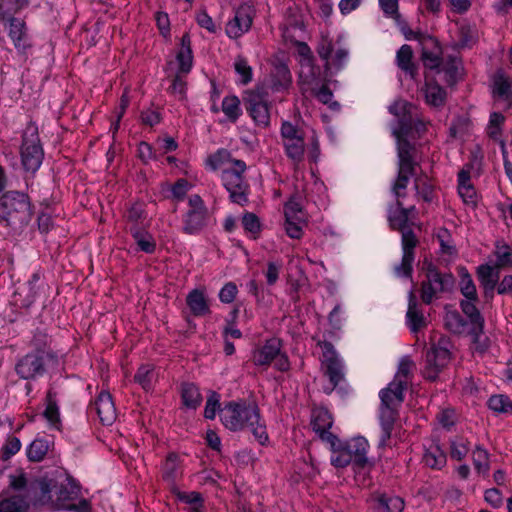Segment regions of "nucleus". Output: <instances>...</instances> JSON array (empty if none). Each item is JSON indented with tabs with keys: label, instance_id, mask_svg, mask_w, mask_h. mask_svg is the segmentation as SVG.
Returning a JSON list of instances; mask_svg holds the SVG:
<instances>
[{
	"label": "nucleus",
	"instance_id": "5701e85b",
	"mask_svg": "<svg viewBox=\"0 0 512 512\" xmlns=\"http://www.w3.org/2000/svg\"><path fill=\"white\" fill-rule=\"evenodd\" d=\"M388 222L392 230L403 232L411 229L409 227V218L406 216L405 207L401 200H396L395 207L388 208Z\"/></svg>",
	"mask_w": 512,
	"mask_h": 512
},
{
	"label": "nucleus",
	"instance_id": "f704fd0d",
	"mask_svg": "<svg viewBox=\"0 0 512 512\" xmlns=\"http://www.w3.org/2000/svg\"><path fill=\"white\" fill-rule=\"evenodd\" d=\"M415 174L416 169L398 168V175L392 186V192L396 200H401V198L405 197L406 194L403 191L407 188L410 177Z\"/></svg>",
	"mask_w": 512,
	"mask_h": 512
},
{
	"label": "nucleus",
	"instance_id": "473e14b6",
	"mask_svg": "<svg viewBox=\"0 0 512 512\" xmlns=\"http://www.w3.org/2000/svg\"><path fill=\"white\" fill-rule=\"evenodd\" d=\"M333 425L331 414L326 409H317L312 413V429L320 436L330 430Z\"/></svg>",
	"mask_w": 512,
	"mask_h": 512
},
{
	"label": "nucleus",
	"instance_id": "e433bc0d",
	"mask_svg": "<svg viewBox=\"0 0 512 512\" xmlns=\"http://www.w3.org/2000/svg\"><path fill=\"white\" fill-rule=\"evenodd\" d=\"M155 379L156 374L154 372V367L150 364L141 365L134 376L135 382L138 383L144 390L151 389Z\"/></svg>",
	"mask_w": 512,
	"mask_h": 512
},
{
	"label": "nucleus",
	"instance_id": "2f4dec72",
	"mask_svg": "<svg viewBox=\"0 0 512 512\" xmlns=\"http://www.w3.org/2000/svg\"><path fill=\"white\" fill-rule=\"evenodd\" d=\"M426 103L433 107L443 106L446 99V91L437 83H426L423 88Z\"/></svg>",
	"mask_w": 512,
	"mask_h": 512
},
{
	"label": "nucleus",
	"instance_id": "7ed1b4c3",
	"mask_svg": "<svg viewBox=\"0 0 512 512\" xmlns=\"http://www.w3.org/2000/svg\"><path fill=\"white\" fill-rule=\"evenodd\" d=\"M33 215L29 196L20 191H7L0 197V221L14 233L20 232Z\"/></svg>",
	"mask_w": 512,
	"mask_h": 512
},
{
	"label": "nucleus",
	"instance_id": "ddd939ff",
	"mask_svg": "<svg viewBox=\"0 0 512 512\" xmlns=\"http://www.w3.org/2000/svg\"><path fill=\"white\" fill-rule=\"evenodd\" d=\"M416 40L422 45L421 59L425 67L439 69L442 65V49L439 41L427 34H415Z\"/></svg>",
	"mask_w": 512,
	"mask_h": 512
},
{
	"label": "nucleus",
	"instance_id": "680f3d73",
	"mask_svg": "<svg viewBox=\"0 0 512 512\" xmlns=\"http://www.w3.org/2000/svg\"><path fill=\"white\" fill-rule=\"evenodd\" d=\"M242 225L246 231L252 234H257L260 231V221L254 213H245L242 217Z\"/></svg>",
	"mask_w": 512,
	"mask_h": 512
},
{
	"label": "nucleus",
	"instance_id": "4be33fe9",
	"mask_svg": "<svg viewBox=\"0 0 512 512\" xmlns=\"http://www.w3.org/2000/svg\"><path fill=\"white\" fill-rule=\"evenodd\" d=\"M477 276L480 284L484 288L486 297H493L494 289L499 280V269L493 268L487 264L478 267Z\"/></svg>",
	"mask_w": 512,
	"mask_h": 512
},
{
	"label": "nucleus",
	"instance_id": "4c0bfd02",
	"mask_svg": "<svg viewBox=\"0 0 512 512\" xmlns=\"http://www.w3.org/2000/svg\"><path fill=\"white\" fill-rule=\"evenodd\" d=\"M49 441L43 438H36L27 449V457L30 461H41L49 450Z\"/></svg>",
	"mask_w": 512,
	"mask_h": 512
},
{
	"label": "nucleus",
	"instance_id": "0e129e2a",
	"mask_svg": "<svg viewBox=\"0 0 512 512\" xmlns=\"http://www.w3.org/2000/svg\"><path fill=\"white\" fill-rule=\"evenodd\" d=\"M305 223L304 220H287L285 219V230L289 237L299 239L302 236V225Z\"/></svg>",
	"mask_w": 512,
	"mask_h": 512
},
{
	"label": "nucleus",
	"instance_id": "49530a36",
	"mask_svg": "<svg viewBox=\"0 0 512 512\" xmlns=\"http://www.w3.org/2000/svg\"><path fill=\"white\" fill-rule=\"evenodd\" d=\"M467 335L471 336L475 351L484 353L489 348V339L484 336V324H481V331H474V326L469 328Z\"/></svg>",
	"mask_w": 512,
	"mask_h": 512
},
{
	"label": "nucleus",
	"instance_id": "37998d69",
	"mask_svg": "<svg viewBox=\"0 0 512 512\" xmlns=\"http://www.w3.org/2000/svg\"><path fill=\"white\" fill-rule=\"evenodd\" d=\"M493 87L495 95L504 100H512L511 83L503 74H497L494 77Z\"/></svg>",
	"mask_w": 512,
	"mask_h": 512
},
{
	"label": "nucleus",
	"instance_id": "c9c22d12",
	"mask_svg": "<svg viewBox=\"0 0 512 512\" xmlns=\"http://www.w3.org/2000/svg\"><path fill=\"white\" fill-rule=\"evenodd\" d=\"M376 509L379 512H402L404 501L398 496L380 495L377 498Z\"/></svg>",
	"mask_w": 512,
	"mask_h": 512
},
{
	"label": "nucleus",
	"instance_id": "7c9ffc66",
	"mask_svg": "<svg viewBox=\"0 0 512 512\" xmlns=\"http://www.w3.org/2000/svg\"><path fill=\"white\" fill-rule=\"evenodd\" d=\"M298 52L304 58L300 77H304L307 82L314 80L317 77L319 70L316 71L312 64L311 50L309 46L304 42L299 43Z\"/></svg>",
	"mask_w": 512,
	"mask_h": 512
},
{
	"label": "nucleus",
	"instance_id": "f257e3e1",
	"mask_svg": "<svg viewBox=\"0 0 512 512\" xmlns=\"http://www.w3.org/2000/svg\"><path fill=\"white\" fill-rule=\"evenodd\" d=\"M224 426L231 431L249 430L264 445L268 440L266 426L261 421L259 408L245 402H229L221 411Z\"/></svg>",
	"mask_w": 512,
	"mask_h": 512
},
{
	"label": "nucleus",
	"instance_id": "c756f323",
	"mask_svg": "<svg viewBox=\"0 0 512 512\" xmlns=\"http://www.w3.org/2000/svg\"><path fill=\"white\" fill-rule=\"evenodd\" d=\"M56 396L57 393L53 391V389L48 390L46 395V408L43 412V415L53 427L59 429L61 421Z\"/></svg>",
	"mask_w": 512,
	"mask_h": 512
},
{
	"label": "nucleus",
	"instance_id": "39448f33",
	"mask_svg": "<svg viewBox=\"0 0 512 512\" xmlns=\"http://www.w3.org/2000/svg\"><path fill=\"white\" fill-rule=\"evenodd\" d=\"M20 154L25 171L35 173L42 164L44 151L34 124H29L24 130Z\"/></svg>",
	"mask_w": 512,
	"mask_h": 512
},
{
	"label": "nucleus",
	"instance_id": "8fccbe9b",
	"mask_svg": "<svg viewBox=\"0 0 512 512\" xmlns=\"http://www.w3.org/2000/svg\"><path fill=\"white\" fill-rule=\"evenodd\" d=\"M285 219L287 220H304L305 214L299 202L290 199L284 207Z\"/></svg>",
	"mask_w": 512,
	"mask_h": 512
},
{
	"label": "nucleus",
	"instance_id": "052dcab7",
	"mask_svg": "<svg viewBox=\"0 0 512 512\" xmlns=\"http://www.w3.org/2000/svg\"><path fill=\"white\" fill-rule=\"evenodd\" d=\"M177 470V456L170 454L163 467V478L169 482L175 479V473Z\"/></svg>",
	"mask_w": 512,
	"mask_h": 512
},
{
	"label": "nucleus",
	"instance_id": "f03ea898",
	"mask_svg": "<svg viewBox=\"0 0 512 512\" xmlns=\"http://www.w3.org/2000/svg\"><path fill=\"white\" fill-rule=\"evenodd\" d=\"M407 381L394 379L388 386L379 392L381 405L379 409V420L381 425V436L379 446L384 447L391 437L395 421L398 418V409L404 401V390Z\"/></svg>",
	"mask_w": 512,
	"mask_h": 512
},
{
	"label": "nucleus",
	"instance_id": "6ab92c4d",
	"mask_svg": "<svg viewBox=\"0 0 512 512\" xmlns=\"http://www.w3.org/2000/svg\"><path fill=\"white\" fill-rule=\"evenodd\" d=\"M280 351V340L276 338L269 339L263 347L254 352L253 361L259 366L269 365L279 355Z\"/></svg>",
	"mask_w": 512,
	"mask_h": 512
},
{
	"label": "nucleus",
	"instance_id": "b1692460",
	"mask_svg": "<svg viewBox=\"0 0 512 512\" xmlns=\"http://www.w3.org/2000/svg\"><path fill=\"white\" fill-rule=\"evenodd\" d=\"M369 444L364 437H356L345 444V450L354 457V463L359 467H364L368 459L366 457Z\"/></svg>",
	"mask_w": 512,
	"mask_h": 512
},
{
	"label": "nucleus",
	"instance_id": "338daca9",
	"mask_svg": "<svg viewBox=\"0 0 512 512\" xmlns=\"http://www.w3.org/2000/svg\"><path fill=\"white\" fill-rule=\"evenodd\" d=\"M281 267V263L268 262L267 270L265 272V277L268 285L272 286L277 282Z\"/></svg>",
	"mask_w": 512,
	"mask_h": 512
},
{
	"label": "nucleus",
	"instance_id": "6e6d98bb",
	"mask_svg": "<svg viewBox=\"0 0 512 512\" xmlns=\"http://www.w3.org/2000/svg\"><path fill=\"white\" fill-rule=\"evenodd\" d=\"M473 463L478 472H486L489 469L487 451L481 447H477L473 451Z\"/></svg>",
	"mask_w": 512,
	"mask_h": 512
},
{
	"label": "nucleus",
	"instance_id": "cd10ccee",
	"mask_svg": "<svg viewBox=\"0 0 512 512\" xmlns=\"http://www.w3.org/2000/svg\"><path fill=\"white\" fill-rule=\"evenodd\" d=\"M413 50L411 46L405 44L400 47L397 51L396 61L398 67L406 74L410 75L411 78H415L417 75V67L412 62Z\"/></svg>",
	"mask_w": 512,
	"mask_h": 512
},
{
	"label": "nucleus",
	"instance_id": "2eb2a0df",
	"mask_svg": "<svg viewBox=\"0 0 512 512\" xmlns=\"http://www.w3.org/2000/svg\"><path fill=\"white\" fill-rule=\"evenodd\" d=\"M451 352L431 348L426 354L425 378L434 381L439 372L448 364Z\"/></svg>",
	"mask_w": 512,
	"mask_h": 512
},
{
	"label": "nucleus",
	"instance_id": "5fc2aeb1",
	"mask_svg": "<svg viewBox=\"0 0 512 512\" xmlns=\"http://www.w3.org/2000/svg\"><path fill=\"white\" fill-rule=\"evenodd\" d=\"M414 259L415 257L402 255L401 263L394 267V273L398 277L411 278L413 272L412 264Z\"/></svg>",
	"mask_w": 512,
	"mask_h": 512
},
{
	"label": "nucleus",
	"instance_id": "393cba45",
	"mask_svg": "<svg viewBox=\"0 0 512 512\" xmlns=\"http://www.w3.org/2000/svg\"><path fill=\"white\" fill-rule=\"evenodd\" d=\"M186 303L194 316H204L210 313L209 305L202 291L192 290L186 298Z\"/></svg>",
	"mask_w": 512,
	"mask_h": 512
},
{
	"label": "nucleus",
	"instance_id": "bb28decb",
	"mask_svg": "<svg viewBox=\"0 0 512 512\" xmlns=\"http://www.w3.org/2000/svg\"><path fill=\"white\" fill-rule=\"evenodd\" d=\"M271 89L280 91L286 89L291 83V73L286 64L279 63L271 71Z\"/></svg>",
	"mask_w": 512,
	"mask_h": 512
},
{
	"label": "nucleus",
	"instance_id": "72a5a7b5",
	"mask_svg": "<svg viewBox=\"0 0 512 512\" xmlns=\"http://www.w3.org/2000/svg\"><path fill=\"white\" fill-rule=\"evenodd\" d=\"M181 398L183 404L189 409H196L202 402L198 387L193 383L181 385Z\"/></svg>",
	"mask_w": 512,
	"mask_h": 512
},
{
	"label": "nucleus",
	"instance_id": "09e8293b",
	"mask_svg": "<svg viewBox=\"0 0 512 512\" xmlns=\"http://www.w3.org/2000/svg\"><path fill=\"white\" fill-rule=\"evenodd\" d=\"M464 273L461 277V293L464 295L465 298L470 300H478L476 287L473 283V280L470 276V274L463 269Z\"/></svg>",
	"mask_w": 512,
	"mask_h": 512
},
{
	"label": "nucleus",
	"instance_id": "f8f14e48",
	"mask_svg": "<svg viewBox=\"0 0 512 512\" xmlns=\"http://www.w3.org/2000/svg\"><path fill=\"white\" fill-rule=\"evenodd\" d=\"M43 293L40 274L34 273L27 282L18 286L13 294L12 302L19 308H29Z\"/></svg>",
	"mask_w": 512,
	"mask_h": 512
},
{
	"label": "nucleus",
	"instance_id": "774afa93",
	"mask_svg": "<svg viewBox=\"0 0 512 512\" xmlns=\"http://www.w3.org/2000/svg\"><path fill=\"white\" fill-rule=\"evenodd\" d=\"M414 366L413 361L409 357H403L400 360L399 366H398V372L394 379H402L406 381L409 374L411 373L412 367Z\"/></svg>",
	"mask_w": 512,
	"mask_h": 512
},
{
	"label": "nucleus",
	"instance_id": "9b49d317",
	"mask_svg": "<svg viewBox=\"0 0 512 512\" xmlns=\"http://www.w3.org/2000/svg\"><path fill=\"white\" fill-rule=\"evenodd\" d=\"M319 345L323 350L321 360L322 370L332 385L328 392L330 393L344 380V367L332 343L324 341L320 342Z\"/></svg>",
	"mask_w": 512,
	"mask_h": 512
},
{
	"label": "nucleus",
	"instance_id": "0eeeda50",
	"mask_svg": "<svg viewBox=\"0 0 512 512\" xmlns=\"http://www.w3.org/2000/svg\"><path fill=\"white\" fill-rule=\"evenodd\" d=\"M246 164L242 160H233V167L225 169L222 173V180L226 190L229 192L232 202L244 205L248 202V185L244 181L243 173Z\"/></svg>",
	"mask_w": 512,
	"mask_h": 512
},
{
	"label": "nucleus",
	"instance_id": "a878e982",
	"mask_svg": "<svg viewBox=\"0 0 512 512\" xmlns=\"http://www.w3.org/2000/svg\"><path fill=\"white\" fill-rule=\"evenodd\" d=\"M444 324L447 330L457 335L467 334L470 328L469 322H467L456 310L446 311Z\"/></svg>",
	"mask_w": 512,
	"mask_h": 512
},
{
	"label": "nucleus",
	"instance_id": "c85d7f7f",
	"mask_svg": "<svg viewBox=\"0 0 512 512\" xmlns=\"http://www.w3.org/2000/svg\"><path fill=\"white\" fill-rule=\"evenodd\" d=\"M476 301L477 300H470V299L466 298L465 300L461 301L460 307H461L462 312L464 313V315L469 320L468 321L469 322V326L470 327L474 326V331L480 332L481 331V324H484L485 321H484V318L481 315L480 311L478 310V308L475 305Z\"/></svg>",
	"mask_w": 512,
	"mask_h": 512
},
{
	"label": "nucleus",
	"instance_id": "1a4fd4ad",
	"mask_svg": "<svg viewBox=\"0 0 512 512\" xmlns=\"http://www.w3.org/2000/svg\"><path fill=\"white\" fill-rule=\"evenodd\" d=\"M13 11L5 3H0V22L9 23V37L15 48L24 53L32 46L24 20L13 17Z\"/></svg>",
	"mask_w": 512,
	"mask_h": 512
},
{
	"label": "nucleus",
	"instance_id": "412c9836",
	"mask_svg": "<svg viewBox=\"0 0 512 512\" xmlns=\"http://www.w3.org/2000/svg\"><path fill=\"white\" fill-rule=\"evenodd\" d=\"M208 211H188L184 217L183 232L189 235L199 234L207 225Z\"/></svg>",
	"mask_w": 512,
	"mask_h": 512
},
{
	"label": "nucleus",
	"instance_id": "a211bd4d",
	"mask_svg": "<svg viewBox=\"0 0 512 512\" xmlns=\"http://www.w3.org/2000/svg\"><path fill=\"white\" fill-rule=\"evenodd\" d=\"M401 114L398 117L399 127L394 129L392 134L394 137H407L413 131V123L416 118V108L408 102H402L400 104Z\"/></svg>",
	"mask_w": 512,
	"mask_h": 512
},
{
	"label": "nucleus",
	"instance_id": "423d86ee",
	"mask_svg": "<svg viewBox=\"0 0 512 512\" xmlns=\"http://www.w3.org/2000/svg\"><path fill=\"white\" fill-rule=\"evenodd\" d=\"M243 102L246 111L258 126L267 127L269 125V95L264 86H257L255 89L247 91Z\"/></svg>",
	"mask_w": 512,
	"mask_h": 512
},
{
	"label": "nucleus",
	"instance_id": "ea45409f",
	"mask_svg": "<svg viewBox=\"0 0 512 512\" xmlns=\"http://www.w3.org/2000/svg\"><path fill=\"white\" fill-rule=\"evenodd\" d=\"M28 503L19 495L11 496L0 502V512H26Z\"/></svg>",
	"mask_w": 512,
	"mask_h": 512
},
{
	"label": "nucleus",
	"instance_id": "dca6fc26",
	"mask_svg": "<svg viewBox=\"0 0 512 512\" xmlns=\"http://www.w3.org/2000/svg\"><path fill=\"white\" fill-rule=\"evenodd\" d=\"M96 413L104 425H111L116 420V408L109 392L101 391L95 400Z\"/></svg>",
	"mask_w": 512,
	"mask_h": 512
},
{
	"label": "nucleus",
	"instance_id": "6e6552de",
	"mask_svg": "<svg viewBox=\"0 0 512 512\" xmlns=\"http://www.w3.org/2000/svg\"><path fill=\"white\" fill-rule=\"evenodd\" d=\"M280 135L287 157L298 164L303 161L305 154L304 131L289 121L281 125Z\"/></svg>",
	"mask_w": 512,
	"mask_h": 512
},
{
	"label": "nucleus",
	"instance_id": "603ef678",
	"mask_svg": "<svg viewBox=\"0 0 512 512\" xmlns=\"http://www.w3.org/2000/svg\"><path fill=\"white\" fill-rule=\"evenodd\" d=\"M235 70L241 76V83L246 85L252 80V68L245 58L239 56L235 61Z\"/></svg>",
	"mask_w": 512,
	"mask_h": 512
},
{
	"label": "nucleus",
	"instance_id": "58836bf2",
	"mask_svg": "<svg viewBox=\"0 0 512 512\" xmlns=\"http://www.w3.org/2000/svg\"><path fill=\"white\" fill-rule=\"evenodd\" d=\"M461 62L456 58L449 57L442 66V71L445 73V81L448 85L455 84L461 75Z\"/></svg>",
	"mask_w": 512,
	"mask_h": 512
},
{
	"label": "nucleus",
	"instance_id": "de8ad7c7",
	"mask_svg": "<svg viewBox=\"0 0 512 512\" xmlns=\"http://www.w3.org/2000/svg\"><path fill=\"white\" fill-rule=\"evenodd\" d=\"M401 244L403 255L415 257L414 249L418 244V239L412 229L401 232Z\"/></svg>",
	"mask_w": 512,
	"mask_h": 512
},
{
	"label": "nucleus",
	"instance_id": "79ce46f5",
	"mask_svg": "<svg viewBox=\"0 0 512 512\" xmlns=\"http://www.w3.org/2000/svg\"><path fill=\"white\" fill-rule=\"evenodd\" d=\"M222 111L231 122H236L241 115L240 100L236 96H227L222 101Z\"/></svg>",
	"mask_w": 512,
	"mask_h": 512
},
{
	"label": "nucleus",
	"instance_id": "9d476101",
	"mask_svg": "<svg viewBox=\"0 0 512 512\" xmlns=\"http://www.w3.org/2000/svg\"><path fill=\"white\" fill-rule=\"evenodd\" d=\"M48 353L43 349L32 351L20 358L15 365L16 374L24 380H35L46 372L45 359Z\"/></svg>",
	"mask_w": 512,
	"mask_h": 512
},
{
	"label": "nucleus",
	"instance_id": "13d9d810",
	"mask_svg": "<svg viewBox=\"0 0 512 512\" xmlns=\"http://www.w3.org/2000/svg\"><path fill=\"white\" fill-rule=\"evenodd\" d=\"M316 97L317 99L323 103V104H326V105H329L330 108L334 109V110H337L339 109L340 105L338 102L336 101H332V98H333V93L332 91L330 90V88L326 85H322L317 93H316Z\"/></svg>",
	"mask_w": 512,
	"mask_h": 512
},
{
	"label": "nucleus",
	"instance_id": "864d4df0",
	"mask_svg": "<svg viewBox=\"0 0 512 512\" xmlns=\"http://www.w3.org/2000/svg\"><path fill=\"white\" fill-rule=\"evenodd\" d=\"M229 161L233 163L230 152L225 149H220L208 157L207 163L213 170H217L224 163Z\"/></svg>",
	"mask_w": 512,
	"mask_h": 512
},
{
	"label": "nucleus",
	"instance_id": "a19ab883",
	"mask_svg": "<svg viewBox=\"0 0 512 512\" xmlns=\"http://www.w3.org/2000/svg\"><path fill=\"white\" fill-rule=\"evenodd\" d=\"M131 233L136 240L139 248L145 253H153L156 249V244L150 234L141 231L136 227L131 228Z\"/></svg>",
	"mask_w": 512,
	"mask_h": 512
},
{
	"label": "nucleus",
	"instance_id": "4d7b16f0",
	"mask_svg": "<svg viewBox=\"0 0 512 512\" xmlns=\"http://www.w3.org/2000/svg\"><path fill=\"white\" fill-rule=\"evenodd\" d=\"M192 50L181 49L177 54V61L179 64L180 73H188L192 68Z\"/></svg>",
	"mask_w": 512,
	"mask_h": 512
},
{
	"label": "nucleus",
	"instance_id": "f3484780",
	"mask_svg": "<svg viewBox=\"0 0 512 512\" xmlns=\"http://www.w3.org/2000/svg\"><path fill=\"white\" fill-rule=\"evenodd\" d=\"M398 168L416 169L418 163L415 160L416 148L407 137L397 136Z\"/></svg>",
	"mask_w": 512,
	"mask_h": 512
},
{
	"label": "nucleus",
	"instance_id": "69168bd1",
	"mask_svg": "<svg viewBox=\"0 0 512 512\" xmlns=\"http://www.w3.org/2000/svg\"><path fill=\"white\" fill-rule=\"evenodd\" d=\"M458 192L466 204L474 205L476 203V191L471 183L458 185Z\"/></svg>",
	"mask_w": 512,
	"mask_h": 512
},
{
	"label": "nucleus",
	"instance_id": "a18cd8bd",
	"mask_svg": "<svg viewBox=\"0 0 512 512\" xmlns=\"http://www.w3.org/2000/svg\"><path fill=\"white\" fill-rule=\"evenodd\" d=\"M488 406L497 413H511L512 402L505 395H493L488 400Z\"/></svg>",
	"mask_w": 512,
	"mask_h": 512
},
{
	"label": "nucleus",
	"instance_id": "20e7f679",
	"mask_svg": "<svg viewBox=\"0 0 512 512\" xmlns=\"http://www.w3.org/2000/svg\"><path fill=\"white\" fill-rule=\"evenodd\" d=\"M423 271L425 280L421 283V299L423 303L429 305L433 299L440 293L450 292L455 283V278L450 273H441L438 268L430 261L424 260Z\"/></svg>",
	"mask_w": 512,
	"mask_h": 512
},
{
	"label": "nucleus",
	"instance_id": "3c124183",
	"mask_svg": "<svg viewBox=\"0 0 512 512\" xmlns=\"http://www.w3.org/2000/svg\"><path fill=\"white\" fill-rule=\"evenodd\" d=\"M220 407V396L215 391H209V396L206 401L205 409H204V417L207 419H214L216 416V411Z\"/></svg>",
	"mask_w": 512,
	"mask_h": 512
},
{
	"label": "nucleus",
	"instance_id": "bf43d9fd",
	"mask_svg": "<svg viewBox=\"0 0 512 512\" xmlns=\"http://www.w3.org/2000/svg\"><path fill=\"white\" fill-rule=\"evenodd\" d=\"M466 442L462 438H456L451 441V457L456 460L463 459L468 453Z\"/></svg>",
	"mask_w": 512,
	"mask_h": 512
},
{
	"label": "nucleus",
	"instance_id": "4468645a",
	"mask_svg": "<svg viewBox=\"0 0 512 512\" xmlns=\"http://www.w3.org/2000/svg\"><path fill=\"white\" fill-rule=\"evenodd\" d=\"M254 11L249 5H241L236 11L233 19L226 25V33L230 38H239L246 33L253 21Z\"/></svg>",
	"mask_w": 512,
	"mask_h": 512
},
{
	"label": "nucleus",
	"instance_id": "c03bdc74",
	"mask_svg": "<svg viewBox=\"0 0 512 512\" xmlns=\"http://www.w3.org/2000/svg\"><path fill=\"white\" fill-rule=\"evenodd\" d=\"M423 460L431 468H441L446 463V455L438 446H435L424 454Z\"/></svg>",
	"mask_w": 512,
	"mask_h": 512
},
{
	"label": "nucleus",
	"instance_id": "aec40b11",
	"mask_svg": "<svg viewBox=\"0 0 512 512\" xmlns=\"http://www.w3.org/2000/svg\"><path fill=\"white\" fill-rule=\"evenodd\" d=\"M407 324L413 333L418 332L426 325L423 312L419 309V304L414 291L409 293L408 310L406 313Z\"/></svg>",
	"mask_w": 512,
	"mask_h": 512
},
{
	"label": "nucleus",
	"instance_id": "e2e57ef3",
	"mask_svg": "<svg viewBox=\"0 0 512 512\" xmlns=\"http://www.w3.org/2000/svg\"><path fill=\"white\" fill-rule=\"evenodd\" d=\"M237 286L233 282L226 283L219 292V299L223 303H231L237 294Z\"/></svg>",
	"mask_w": 512,
	"mask_h": 512
}]
</instances>
